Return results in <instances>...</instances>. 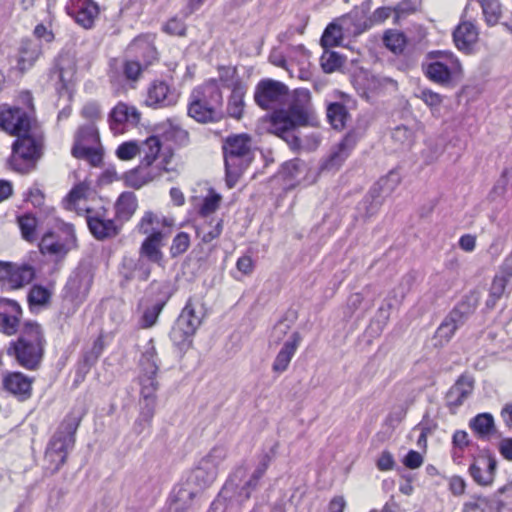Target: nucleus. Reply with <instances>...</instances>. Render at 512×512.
Wrapping results in <instances>:
<instances>
[{"mask_svg":"<svg viewBox=\"0 0 512 512\" xmlns=\"http://www.w3.org/2000/svg\"><path fill=\"white\" fill-rule=\"evenodd\" d=\"M288 87L273 79H262L255 87L254 101L264 110H274L270 117L269 131L283 139L291 149L300 148L301 141L295 134L299 126H306L310 116V92L296 89L294 101L288 109H278L288 98Z\"/></svg>","mask_w":512,"mask_h":512,"instance_id":"f257e3e1","label":"nucleus"},{"mask_svg":"<svg viewBox=\"0 0 512 512\" xmlns=\"http://www.w3.org/2000/svg\"><path fill=\"white\" fill-rule=\"evenodd\" d=\"M0 128L16 136L12 144L11 165L21 174L36 168L45 148V135L36 119L19 106L0 105Z\"/></svg>","mask_w":512,"mask_h":512,"instance_id":"f03ea898","label":"nucleus"},{"mask_svg":"<svg viewBox=\"0 0 512 512\" xmlns=\"http://www.w3.org/2000/svg\"><path fill=\"white\" fill-rule=\"evenodd\" d=\"M159 363L155 342L151 338L142 347L139 359L140 412L134 423L136 434L143 433L151 426L155 414L157 405L156 393L159 389V382L157 380Z\"/></svg>","mask_w":512,"mask_h":512,"instance_id":"7ed1b4c3","label":"nucleus"},{"mask_svg":"<svg viewBox=\"0 0 512 512\" xmlns=\"http://www.w3.org/2000/svg\"><path fill=\"white\" fill-rule=\"evenodd\" d=\"M45 344L46 339L41 325L35 321H26L17 339L10 342L7 353L13 356L20 366L35 370L43 359Z\"/></svg>","mask_w":512,"mask_h":512,"instance_id":"20e7f679","label":"nucleus"},{"mask_svg":"<svg viewBox=\"0 0 512 512\" xmlns=\"http://www.w3.org/2000/svg\"><path fill=\"white\" fill-rule=\"evenodd\" d=\"M188 116L199 123H216L225 117L223 95L216 79L195 87L189 97Z\"/></svg>","mask_w":512,"mask_h":512,"instance_id":"39448f33","label":"nucleus"},{"mask_svg":"<svg viewBox=\"0 0 512 512\" xmlns=\"http://www.w3.org/2000/svg\"><path fill=\"white\" fill-rule=\"evenodd\" d=\"M222 149L225 162V181L227 187L231 189L254 159L251 138L247 134L229 136L225 139Z\"/></svg>","mask_w":512,"mask_h":512,"instance_id":"423d86ee","label":"nucleus"},{"mask_svg":"<svg viewBox=\"0 0 512 512\" xmlns=\"http://www.w3.org/2000/svg\"><path fill=\"white\" fill-rule=\"evenodd\" d=\"M80 422L81 416L74 413L68 414L50 439L45 459L55 464L52 469L53 473L57 472L66 463L68 452L74 447L75 434Z\"/></svg>","mask_w":512,"mask_h":512,"instance_id":"0eeeda50","label":"nucleus"},{"mask_svg":"<svg viewBox=\"0 0 512 512\" xmlns=\"http://www.w3.org/2000/svg\"><path fill=\"white\" fill-rule=\"evenodd\" d=\"M432 60L425 66L429 80L444 87H455L462 76V66L452 53L434 51L428 54Z\"/></svg>","mask_w":512,"mask_h":512,"instance_id":"6e6552de","label":"nucleus"},{"mask_svg":"<svg viewBox=\"0 0 512 512\" xmlns=\"http://www.w3.org/2000/svg\"><path fill=\"white\" fill-rule=\"evenodd\" d=\"M203 317V305L190 298L171 329L170 339L172 342L181 349L190 347Z\"/></svg>","mask_w":512,"mask_h":512,"instance_id":"1a4fd4ad","label":"nucleus"},{"mask_svg":"<svg viewBox=\"0 0 512 512\" xmlns=\"http://www.w3.org/2000/svg\"><path fill=\"white\" fill-rule=\"evenodd\" d=\"M39 250L57 259H63L69 251L76 248L77 239L71 224H63L58 232L47 231L39 242Z\"/></svg>","mask_w":512,"mask_h":512,"instance_id":"9d476101","label":"nucleus"},{"mask_svg":"<svg viewBox=\"0 0 512 512\" xmlns=\"http://www.w3.org/2000/svg\"><path fill=\"white\" fill-rule=\"evenodd\" d=\"M93 283V274L87 267L76 268L67 280L63 289V298L75 307L80 306L87 298Z\"/></svg>","mask_w":512,"mask_h":512,"instance_id":"9b49d317","label":"nucleus"},{"mask_svg":"<svg viewBox=\"0 0 512 512\" xmlns=\"http://www.w3.org/2000/svg\"><path fill=\"white\" fill-rule=\"evenodd\" d=\"M86 221L92 236L99 241H105L117 237L121 231V224L115 219L106 217V210H86Z\"/></svg>","mask_w":512,"mask_h":512,"instance_id":"f8f14e48","label":"nucleus"},{"mask_svg":"<svg viewBox=\"0 0 512 512\" xmlns=\"http://www.w3.org/2000/svg\"><path fill=\"white\" fill-rule=\"evenodd\" d=\"M178 95L165 81H153L147 90L145 104L152 108L172 106L177 102Z\"/></svg>","mask_w":512,"mask_h":512,"instance_id":"ddd939ff","label":"nucleus"},{"mask_svg":"<svg viewBox=\"0 0 512 512\" xmlns=\"http://www.w3.org/2000/svg\"><path fill=\"white\" fill-rule=\"evenodd\" d=\"M497 469V460L494 456L482 455L469 466V474L480 486H489L493 483Z\"/></svg>","mask_w":512,"mask_h":512,"instance_id":"4468645a","label":"nucleus"},{"mask_svg":"<svg viewBox=\"0 0 512 512\" xmlns=\"http://www.w3.org/2000/svg\"><path fill=\"white\" fill-rule=\"evenodd\" d=\"M22 309L11 299L0 300V331L8 336L14 335L19 329Z\"/></svg>","mask_w":512,"mask_h":512,"instance_id":"2eb2a0df","label":"nucleus"},{"mask_svg":"<svg viewBox=\"0 0 512 512\" xmlns=\"http://www.w3.org/2000/svg\"><path fill=\"white\" fill-rule=\"evenodd\" d=\"M151 265L141 257H124L120 267L122 285L132 280L145 282L151 274Z\"/></svg>","mask_w":512,"mask_h":512,"instance_id":"dca6fc26","label":"nucleus"},{"mask_svg":"<svg viewBox=\"0 0 512 512\" xmlns=\"http://www.w3.org/2000/svg\"><path fill=\"white\" fill-rule=\"evenodd\" d=\"M355 145V140L352 136L347 135L344 139L332 149L330 154L323 159L320 165L321 172L337 171L344 161L348 158L350 152Z\"/></svg>","mask_w":512,"mask_h":512,"instance_id":"f3484780","label":"nucleus"},{"mask_svg":"<svg viewBox=\"0 0 512 512\" xmlns=\"http://www.w3.org/2000/svg\"><path fill=\"white\" fill-rule=\"evenodd\" d=\"M354 17L352 13L342 16L337 21L331 22L325 28L320 43L324 49L340 46L343 40L344 31L352 24Z\"/></svg>","mask_w":512,"mask_h":512,"instance_id":"a211bd4d","label":"nucleus"},{"mask_svg":"<svg viewBox=\"0 0 512 512\" xmlns=\"http://www.w3.org/2000/svg\"><path fill=\"white\" fill-rule=\"evenodd\" d=\"M33 378L21 372L7 374L3 379V387L20 401H26L32 394Z\"/></svg>","mask_w":512,"mask_h":512,"instance_id":"6ab92c4d","label":"nucleus"},{"mask_svg":"<svg viewBox=\"0 0 512 512\" xmlns=\"http://www.w3.org/2000/svg\"><path fill=\"white\" fill-rule=\"evenodd\" d=\"M128 50L133 53L135 60L147 70L158 61V52L153 43L146 36H138L130 43Z\"/></svg>","mask_w":512,"mask_h":512,"instance_id":"aec40b11","label":"nucleus"},{"mask_svg":"<svg viewBox=\"0 0 512 512\" xmlns=\"http://www.w3.org/2000/svg\"><path fill=\"white\" fill-rule=\"evenodd\" d=\"M302 341V336L298 331L291 334L289 339L283 344L276 355L272 364V370L276 373H283L287 370L296 350Z\"/></svg>","mask_w":512,"mask_h":512,"instance_id":"412c9836","label":"nucleus"},{"mask_svg":"<svg viewBox=\"0 0 512 512\" xmlns=\"http://www.w3.org/2000/svg\"><path fill=\"white\" fill-rule=\"evenodd\" d=\"M474 389V379L468 375H461L446 394L447 405L450 408L460 407L471 395Z\"/></svg>","mask_w":512,"mask_h":512,"instance_id":"4be33fe9","label":"nucleus"},{"mask_svg":"<svg viewBox=\"0 0 512 512\" xmlns=\"http://www.w3.org/2000/svg\"><path fill=\"white\" fill-rule=\"evenodd\" d=\"M164 234L162 231H153L142 242L139 248V257L148 263L161 264L163 260V252L161 251Z\"/></svg>","mask_w":512,"mask_h":512,"instance_id":"5701e85b","label":"nucleus"},{"mask_svg":"<svg viewBox=\"0 0 512 512\" xmlns=\"http://www.w3.org/2000/svg\"><path fill=\"white\" fill-rule=\"evenodd\" d=\"M453 40L459 50L470 53L478 40L476 26L471 22H461L453 32Z\"/></svg>","mask_w":512,"mask_h":512,"instance_id":"b1692460","label":"nucleus"},{"mask_svg":"<svg viewBox=\"0 0 512 512\" xmlns=\"http://www.w3.org/2000/svg\"><path fill=\"white\" fill-rule=\"evenodd\" d=\"M138 207L137 197L134 192L124 191L117 198L114 209L115 216L114 218L121 224L123 227L124 223L128 222L132 216L135 214Z\"/></svg>","mask_w":512,"mask_h":512,"instance_id":"393cba45","label":"nucleus"},{"mask_svg":"<svg viewBox=\"0 0 512 512\" xmlns=\"http://www.w3.org/2000/svg\"><path fill=\"white\" fill-rule=\"evenodd\" d=\"M246 92L247 86L240 79H237L233 83V88L227 102L226 114L229 117L236 120H240L243 117Z\"/></svg>","mask_w":512,"mask_h":512,"instance_id":"a878e982","label":"nucleus"},{"mask_svg":"<svg viewBox=\"0 0 512 512\" xmlns=\"http://www.w3.org/2000/svg\"><path fill=\"white\" fill-rule=\"evenodd\" d=\"M42 53L41 45L31 39H24L19 48L17 68L21 72L30 69Z\"/></svg>","mask_w":512,"mask_h":512,"instance_id":"bb28decb","label":"nucleus"},{"mask_svg":"<svg viewBox=\"0 0 512 512\" xmlns=\"http://www.w3.org/2000/svg\"><path fill=\"white\" fill-rule=\"evenodd\" d=\"M104 350V338L100 334L93 342L90 350L84 352L77 369V377L81 380L89 373L90 369L97 363Z\"/></svg>","mask_w":512,"mask_h":512,"instance_id":"cd10ccee","label":"nucleus"},{"mask_svg":"<svg viewBox=\"0 0 512 512\" xmlns=\"http://www.w3.org/2000/svg\"><path fill=\"white\" fill-rule=\"evenodd\" d=\"M158 286L164 290V294L161 298H157L155 304H153L151 307H147L144 310L143 315L139 320V326L143 329L151 328L157 323L161 311L171 297V292H169L168 285L161 284Z\"/></svg>","mask_w":512,"mask_h":512,"instance_id":"c85d7f7f","label":"nucleus"},{"mask_svg":"<svg viewBox=\"0 0 512 512\" xmlns=\"http://www.w3.org/2000/svg\"><path fill=\"white\" fill-rule=\"evenodd\" d=\"M69 14L74 17L77 24L85 29H90L99 15V6L92 0H83L80 1L77 9Z\"/></svg>","mask_w":512,"mask_h":512,"instance_id":"c756f323","label":"nucleus"},{"mask_svg":"<svg viewBox=\"0 0 512 512\" xmlns=\"http://www.w3.org/2000/svg\"><path fill=\"white\" fill-rule=\"evenodd\" d=\"M110 122L114 125L130 123L137 125L140 122L141 113L134 106L119 102L110 112Z\"/></svg>","mask_w":512,"mask_h":512,"instance_id":"7c9ffc66","label":"nucleus"},{"mask_svg":"<svg viewBox=\"0 0 512 512\" xmlns=\"http://www.w3.org/2000/svg\"><path fill=\"white\" fill-rule=\"evenodd\" d=\"M488 508H495L497 512H505V504L498 499L497 495L487 498L481 495H474L463 506V512H485Z\"/></svg>","mask_w":512,"mask_h":512,"instance_id":"2f4dec72","label":"nucleus"},{"mask_svg":"<svg viewBox=\"0 0 512 512\" xmlns=\"http://www.w3.org/2000/svg\"><path fill=\"white\" fill-rule=\"evenodd\" d=\"M469 427L483 440H488L496 433L494 418L490 413H480L469 421Z\"/></svg>","mask_w":512,"mask_h":512,"instance_id":"473e14b6","label":"nucleus"},{"mask_svg":"<svg viewBox=\"0 0 512 512\" xmlns=\"http://www.w3.org/2000/svg\"><path fill=\"white\" fill-rule=\"evenodd\" d=\"M195 495L196 492L188 486L180 485L172 490L168 501L175 512H186L191 507Z\"/></svg>","mask_w":512,"mask_h":512,"instance_id":"72a5a7b5","label":"nucleus"},{"mask_svg":"<svg viewBox=\"0 0 512 512\" xmlns=\"http://www.w3.org/2000/svg\"><path fill=\"white\" fill-rule=\"evenodd\" d=\"M35 277V269L29 264L12 263L11 273L9 275L8 285L13 289H18L30 283Z\"/></svg>","mask_w":512,"mask_h":512,"instance_id":"f704fd0d","label":"nucleus"},{"mask_svg":"<svg viewBox=\"0 0 512 512\" xmlns=\"http://www.w3.org/2000/svg\"><path fill=\"white\" fill-rule=\"evenodd\" d=\"M476 306L475 300L472 301V299L466 298L459 302L445 318L459 328L474 313Z\"/></svg>","mask_w":512,"mask_h":512,"instance_id":"c9c22d12","label":"nucleus"},{"mask_svg":"<svg viewBox=\"0 0 512 512\" xmlns=\"http://www.w3.org/2000/svg\"><path fill=\"white\" fill-rule=\"evenodd\" d=\"M217 474L218 469L201 459L198 466L193 470L191 479L200 488H205L214 482Z\"/></svg>","mask_w":512,"mask_h":512,"instance_id":"e433bc0d","label":"nucleus"},{"mask_svg":"<svg viewBox=\"0 0 512 512\" xmlns=\"http://www.w3.org/2000/svg\"><path fill=\"white\" fill-rule=\"evenodd\" d=\"M383 196L371 187L362 201L358 204V211L363 213L364 217L369 218L375 215L383 203Z\"/></svg>","mask_w":512,"mask_h":512,"instance_id":"4c0bfd02","label":"nucleus"},{"mask_svg":"<svg viewBox=\"0 0 512 512\" xmlns=\"http://www.w3.org/2000/svg\"><path fill=\"white\" fill-rule=\"evenodd\" d=\"M16 220L22 238L29 243H34L35 241H37V218L31 213H24L22 215L17 216Z\"/></svg>","mask_w":512,"mask_h":512,"instance_id":"58836bf2","label":"nucleus"},{"mask_svg":"<svg viewBox=\"0 0 512 512\" xmlns=\"http://www.w3.org/2000/svg\"><path fill=\"white\" fill-rule=\"evenodd\" d=\"M509 280L505 279L504 276L496 274L492 280L489 295L486 300V308L494 309L499 299L504 295Z\"/></svg>","mask_w":512,"mask_h":512,"instance_id":"ea45409f","label":"nucleus"},{"mask_svg":"<svg viewBox=\"0 0 512 512\" xmlns=\"http://www.w3.org/2000/svg\"><path fill=\"white\" fill-rule=\"evenodd\" d=\"M71 153L77 159L87 160L92 166H99L102 162V153L95 147L74 143Z\"/></svg>","mask_w":512,"mask_h":512,"instance_id":"a19ab883","label":"nucleus"},{"mask_svg":"<svg viewBox=\"0 0 512 512\" xmlns=\"http://www.w3.org/2000/svg\"><path fill=\"white\" fill-rule=\"evenodd\" d=\"M125 185L134 189H140L151 182V177L145 172V166L140 165L124 174Z\"/></svg>","mask_w":512,"mask_h":512,"instance_id":"79ce46f5","label":"nucleus"},{"mask_svg":"<svg viewBox=\"0 0 512 512\" xmlns=\"http://www.w3.org/2000/svg\"><path fill=\"white\" fill-rule=\"evenodd\" d=\"M52 297V291L47 287L35 284L30 288L28 293V303L31 308L45 307L49 305Z\"/></svg>","mask_w":512,"mask_h":512,"instance_id":"37998d69","label":"nucleus"},{"mask_svg":"<svg viewBox=\"0 0 512 512\" xmlns=\"http://www.w3.org/2000/svg\"><path fill=\"white\" fill-rule=\"evenodd\" d=\"M348 117V111L344 104L339 102L330 103L327 107V118L333 128L343 129Z\"/></svg>","mask_w":512,"mask_h":512,"instance_id":"c03bdc74","label":"nucleus"},{"mask_svg":"<svg viewBox=\"0 0 512 512\" xmlns=\"http://www.w3.org/2000/svg\"><path fill=\"white\" fill-rule=\"evenodd\" d=\"M482 8L488 26H495L501 17L502 10L499 0H476Z\"/></svg>","mask_w":512,"mask_h":512,"instance_id":"a18cd8bd","label":"nucleus"},{"mask_svg":"<svg viewBox=\"0 0 512 512\" xmlns=\"http://www.w3.org/2000/svg\"><path fill=\"white\" fill-rule=\"evenodd\" d=\"M406 36L403 32L387 30L383 36V43L394 54H401L406 46Z\"/></svg>","mask_w":512,"mask_h":512,"instance_id":"49530a36","label":"nucleus"},{"mask_svg":"<svg viewBox=\"0 0 512 512\" xmlns=\"http://www.w3.org/2000/svg\"><path fill=\"white\" fill-rule=\"evenodd\" d=\"M278 447H279V444L276 442L274 443V445L270 448L269 451L267 452H263L260 456H259V462L255 468V470L252 472V474L250 475L251 478L257 480L258 482H260V480L263 478V476L265 475L267 469L269 468L271 462L273 461V459L275 458L276 454H277V450H278Z\"/></svg>","mask_w":512,"mask_h":512,"instance_id":"de8ad7c7","label":"nucleus"},{"mask_svg":"<svg viewBox=\"0 0 512 512\" xmlns=\"http://www.w3.org/2000/svg\"><path fill=\"white\" fill-rule=\"evenodd\" d=\"M345 59L337 52L324 49L320 58L322 70L325 73H333L338 70L343 64Z\"/></svg>","mask_w":512,"mask_h":512,"instance_id":"09e8293b","label":"nucleus"},{"mask_svg":"<svg viewBox=\"0 0 512 512\" xmlns=\"http://www.w3.org/2000/svg\"><path fill=\"white\" fill-rule=\"evenodd\" d=\"M400 182L398 173L389 172L385 177L380 178L372 187L376 188L383 198L391 194Z\"/></svg>","mask_w":512,"mask_h":512,"instance_id":"8fccbe9b","label":"nucleus"},{"mask_svg":"<svg viewBox=\"0 0 512 512\" xmlns=\"http://www.w3.org/2000/svg\"><path fill=\"white\" fill-rule=\"evenodd\" d=\"M160 219L152 211H146L139 223L137 224V230L139 233L149 235L153 231H161L158 227Z\"/></svg>","mask_w":512,"mask_h":512,"instance_id":"3c124183","label":"nucleus"},{"mask_svg":"<svg viewBox=\"0 0 512 512\" xmlns=\"http://www.w3.org/2000/svg\"><path fill=\"white\" fill-rule=\"evenodd\" d=\"M121 69L125 79L130 82H137L145 71L141 62L135 59L124 60L121 64Z\"/></svg>","mask_w":512,"mask_h":512,"instance_id":"603ef678","label":"nucleus"},{"mask_svg":"<svg viewBox=\"0 0 512 512\" xmlns=\"http://www.w3.org/2000/svg\"><path fill=\"white\" fill-rule=\"evenodd\" d=\"M190 246V236L186 232H179L172 240L170 255L176 258L185 253Z\"/></svg>","mask_w":512,"mask_h":512,"instance_id":"864d4df0","label":"nucleus"},{"mask_svg":"<svg viewBox=\"0 0 512 512\" xmlns=\"http://www.w3.org/2000/svg\"><path fill=\"white\" fill-rule=\"evenodd\" d=\"M99 141L97 129L93 123L81 126L75 136V143H95Z\"/></svg>","mask_w":512,"mask_h":512,"instance_id":"5fc2aeb1","label":"nucleus"},{"mask_svg":"<svg viewBox=\"0 0 512 512\" xmlns=\"http://www.w3.org/2000/svg\"><path fill=\"white\" fill-rule=\"evenodd\" d=\"M143 150L145 155L142 160L146 161V164L153 163L160 150H161V142L157 136H150L143 143Z\"/></svg>","mask_w":512,"mask_h":512,"instance_id":"6e6d98bb","label":"nucleus"},{"mask_svg":"<svg viewBox=\"0 0 512 512\" xmlns=\"http://www.w3.org/2000/svg\"><path fill=\"white\" fill-rule=\"evenodd\" d=\"M392 9L389 7L377 8L369 19V24L364 23L363 27L356 26L353 31L354 34H361L363 31L369 29L373 23H382L391 16Z\"/></svg>","mask_w":512,"mask_h":512,"instance_id":"4d7b16f0","label":"nucleus"},{"mask_svg":"<svg viewBox=\"0 0 512 512\" xmlns=\"http://www.w3.org/2000/svg\"><path fill=\"white\" fill-rule=\"evenodd\" d=\"M73 76V70H67L57 63L50 71V78L57 79L60 83L58 90L68 89V84Z\"/></svg>","mask_w":512,"mask_h":512,"instance_id":"13d9d810","label":"nucleus"},{"mask_svg":"<svg viewBox=\"0 0 512 512\" xmlns=\"http://www.w3.org/2000/svg\"><path fill=\"white\" fill-rule=\"evenodd\" d=\"M457 329L455 324L444 318L436 330L435 338L439 341L440 345H444L451 340Z\"/></svg>","mask_w":512,"mask_h":512,"instance_id":"bf43d9fd","label":"nucleus"},{"mask_svg":"<svg viewBox=\"0 0 512 512\" xmlns=\"http://www.w3.org/2000/svg\"><path fill=\"white\" fill-rule=\"evenodd\" d=\"M221 199L220 194L211 191L210 194L204 198L199 213L202 216H208L214 213L219 208Z\"/></svg>","mask_w":512,"mask_h":512,"instance_id":"052dcab7","label":"nucleus"},{"mask_svg":"<svg viewBox=\"0 0 512 512\" xmlns=\"http://www.w3.org/2000/svg\"><path fill=\"white\" fill-rule=\"evenodd\" d=\"M260 482L249 477L241 486L236 485V496L240 502L250 499L252 493L258 489Z\"/></svg>","mask_w":512,"mask_h":512,"instance_id":"680f3d73","label":"nucleus"},{"mask_svg":"<svg viewBox=\"0 0 512 512\" xmlns=\"http://www.w3.org/2000/svg\"><path fill=\"white\" fill-rule=\"evenodd\" d=\"M222 230L223 220L220 219L217 221L216 225L211 227L208 231H206L204 227H198L196 234L203 243H210L221 235Z\"/></svg>","mask_w":512,"mask_h":512,"instance_id":"e2e57ef3","label":"nucleus"},{"mask_svg":"<svg viewBox=\"0 0 512 512\" xmlns=\"http://www.w3.org/2000/svg\"><path fill=\"white\" fill-rule=\"evenodd\" d=\"M431 110H439L443 96L431 89H422L420 94L417 95Z\"/></svg>","mask_w":512,"mask_h":512,"instance_id":"0e129e2a","label":"nucleus"},{"mask_svg":"<svg viewBox=\"0 0 512 512\" xmlns=\"http://www.w3.org/2000/svg\"><path fill=\"white\" fill-rule=\"evenodd\" d=\"M139 153L140 148L137 142L134 141L124 142L116 150V155L121 160H131Z\"/></svg>","mask_w":512,"mask_h":512,"instance_id":"69168bd1","label":"nucleus"},{"mask_svg":"<svg viewBox=\"0 0 512 512\" xmlns=\"http://www.w3.org/2000/svg\"><path fill=\"white\" fill-rule=\"evenodd\" d=\"M227 456V451L224 446H215L210 452L203 457L204 461L209 462L210 465H213L216 469L219 468V465L223 462V460Z\"/></svg>","mask_w":512,"mask_h":512,"instance_id":"338daca9","label":"nucleus"},{"mask_svg":"<svg viewBox=\"0 0 512 512\" xmlns=\"http://www.w3.org/2000/svg\"><path fill=\"white\" fill-rule=\"evenodd\" d=\"M219 81L222 82L224 87L233 88V83L238 79L236 78L237 69L236 67L231 66H219Z\"/></svg>","mask_w":512,"mask_h":512,"instance_id":"774afa93","label":"nucleus"}]
</instances>
